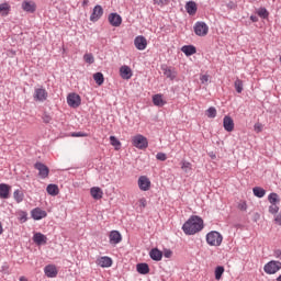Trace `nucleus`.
<instances>
[{"label": "nucleus", "instance_id": "obj_1", "mask_svg": "<svg viewBox=\"0 0 281 281\" xmlns=\"http://www.w3.org/2000/svg\"><path fill=\"white\" fill-rule=\"evenodd\" d=\"M203 229V218L198 215L191 216L183 225L182 232L187 234V236H194V234H199Z\"/></svg>", "mask_w": 281, "mask_h": 281}, {"label": "nucleus", "instance_id": "obj_2", "mask_svg": "<svg viewBox=\"0 0 281 281\" xmlns=\"http://www.w3.org/2000/svg\"><path fill=\"white\" fill-rule=\"evenodd\" d=\"M206 243L211 247H221V245L223 243V235H221V233H218L216 231L210 232L206 235Z\"/></svg>", "mask_w": 281, "mask_h": 281}, {"label": "nucleus", "instance_id": "obj_3", "mask_svg": "<svg viewBox=\"0 0 281 281\" xmlns=\"http://www.w3.org/2000/svg\"><path fill=\"white\" fill-rule=\"evenodd\" d=\"M133 146L135 148H139V150H144V148H148V139L144 135H136L132 139Z\"/></svg>", "mask_w": 281, "mask_h": 281}, {"label": "nucleus", "instance_id": "obj_4", "mask_svg": "<svg viewBox=\"0 0 281 281\" xmlns=\"http://www.w3.org/2000/svg\"><path fill=\"white\" fill-rule=\"evenodd\" d=\"M280 269H281V262L276 260L269 261L263 267L265 272L268 273L269 276H273V273H278Z\"/></svg>", "mask_w": 281, "mask_h": 281}, {"label": "nucleus", "instance_id": "obj_5", "mask_svg": "<svg viewBox=\"0 0 281 281\" xmlns=\"http://www.w3.org/2000/svg\"><path fill=\"white\" fill-rule=\"evenodd\" d=\"M194 32L196 36H207V32H210V27L205 22H196L194 25Z\"/></svg>", "mask_w": 281, "mask_h": 281}, {"label": "nucleus", "instance_id": "obj_6", "mask_svg": "<svg viewBox=\"0 0 281 281\" xmlns=\"http://www.w3.org/2000/svg\"><path fill=\"white\" fill-rule=\"evenodd\" d=\"M68 106H71V109H78L80 106L82 99H80V94L77 93H70L67 97Z\"/></svg>", "mask_w": 281, "mask_h": 281}, {"label": "nucleus", "instance_id": "obj_7", "mask_svg": "<svg viewBox=\"0 0 281 281\" xmlns=\"http://www.w3.org/2000/svg\"><path fill=\"white\" fill-rule=\"evenodd\" d=\"M102 14H104V9L102 8V5L97 4L92 10L90 21H92V23L100 21V19H102Z\"/></svg>", "mask_w": 281, "mask_h": 281}, {"label": "nucleus", "instance_id": "obj_8", "mask_svg": "<svg viewBox=\"0 0 281 281\" xmlns=\"http://www.w3.org/2000/svg\"><path fill=\"white\" fill-rule=\"evenodd\" d=\"M34 168L38 170V177H41V179H47V177H49V168L45 164L36 162Z\"/></svg>", "mask_w": 281, "mask_h": 281}, {"label": "nucleus", "instance_id": "obj_9", "mask_svg": "<svg viewBox=\"0 0 281 281\" xmlns=\"http://www.w3.org/2000/svg\"><path fill=\"white\" fill-rule=\"evenodd\" d=\"M134 45H135L136 49H138L139 52H144V49H146V47H148V41L146 40V37L144 35H138L134 40Z\"/></svg>", "mask_w": 281, "mask_h": 281}, {"label": "nucleus", "instance_id": "obj_10", "mask_svg": "<svg viewBox=\"0 0 281 281\" xmlns=\"http://www.w3.org/2000/svg\"><path fill=\"white\" fill-rule=\"evenodd\" d=\"M108 21L112 27H120V25H122V15L117 13H110Z\"/></svg>", "mask_w": 281, "mask_h": 281}, {"label": "nucleus", "instance_id": "obj_11", "mask_svg": "<svg viewBox=\"0 0 281 281\" xmlns=\"http://www.w3.org/2000/svg\"><path fill=\"white\" fill-rule=\"evenodd\" d=\"M138 188L143 192H148V190H150V179L146 176H140L138 178Z\"/></svg>", "mask_w": 281, "mask_h": 281}, {"label": "nucleus", "instance_id": "obj_12", "mask_svg": "<svg viewBox=\"0 0 281 281\" xmlns=\"http://www.w3.org/2000/svg\"><path fill=\"white\" fill-rule=\"evenodd\" d=\"M109 238L110 245H113L115 247V245H120V241L122 240V234H120L119 231H111Z\"/></svg>", "mask_w": 281, "mask_h": 281}, {"label": "nucleus", "instance_id": "obj_13", "mask_svg": "<svg viewBox=\"0 0 281 281\" xmlns=\"http://www.w3.org/2000/svg\"><path fill=\"white\" fill-rule=\"evenodd\" d=\"M22 10H24V12H29L30 14H34V12H36V3L34 1H23L22 2Z\"/></svg>", "mask_w": 281, "mask_h": 281}, {"label": "nucleus", "instance_id": "obj_14", "mask_svg": "<svg viewBox=\"0 0 281 281\" xmlns=\"http://www.w3.org/2000/svg\"><path fill=\"white\" fill-rule=\"evenodd\" d=\"M34 100H37V102H45V100H47V90L43 88L35 89Z\"/></svg>", "mask_w": 281, "mask_h": 281}, {"label": "nucleus", "instance_id": "obj_15", "mask_svg": "<svg viewBox=\"0 0 281 281\" xmlns=\"http://www.w3.org/2000/svg\"><path fill=\"white\" fill-rule=\"evenodd\" d=\"M31 216L34 218V221H41L47 216V212L43 211L41 207H36L32 210Z\"/></svg>", "mask_w": 281, "mask_h": 281}, {"label": "nucleus", "instance_id": "obj_16", "mask_svg": "<svg viewBox=\"0 0 281 281\" xmlns=\"http://www.w3.org/2000/svg\"><path fill=\"white\" fill-rule=\"evenodd\" d=\"M120 74L123 80H131V78H133V70H131V67L128 66H122L120 68Z\"/></svg>", "mask_w": 281, "mask_h": 281}, {"label": "nucleus", "instance_id": "obj_17", "mask_svg": "<svg viewBox=\"0 0 281 281\" xmlns=\"http://www.w3.org/2000/svg\"><path fill=\"white\" fill-rule=\"evenodd\" d=\"M33 243H35V245H47V236H45L42 233H35L33 236Z\"/></svg>", "mask_w": 281, "mask_h": 281}, {"label": "nucleus", "instance_id": "obj_18", "mask_svg": "<svg viewBox=\"0 0 281 281\" xmlns=\"http://www.w3.org/2000/svg\"><path fill=\"white\" fill-rule=\"evenodd\" d=\"M44 273L47 278H56V276H58V270L56 269V266L48 265L44 268Z\"/></svg>", "mask_w": 281, "mask_h": 281}, {"label": "nucleus", "instance_id": "obj_19", "mask_svg": "<svg viewBox=\"0 0 281 281\" xmlns=\"http://www.w3.org/2000/svg\"><path fill=\"white\" fill-rule=\"evenodd\" d=\"M97 265L99 267H102L103 269L104 268H109V267H112L113 265V259H111L110 257H101L97 260Z\"/></svg>", "mask_w": 281, "mask_h": 281}, {"label": "nucleus", "instance_id": "obj_20", "mask_svg": "<svg viewBox=\"0 0 281 281\" xmlns=\"http://www.w3.org/2000/svg\"><path fill=\"white\" fill-rule=\"evenodd\" d=\"M161 70L164 71V76L169 78V80H175L177 78V71L168 66H161Z\"/></svg>", "mask_w": 281, "mask_h": 281}, {"label": "nucleus", "instance_id": "obj_21", "mask_svg": "<svg viewBox=\"0 0 281 281\" xmlns=\"http://www.w3.org/2000/svg\"><path fill=\"white\" fill-rule=\"evenodd\" d=\"M223 126L227 133H232V131H234V119H232V116H224Z\"/></svg>", "mask_w": 281, "mask_h": 281}, {"label": "nucleus", "instance_id": "obj_22", "mask_svg": "<svg viewBox=\"0 0 281 281\" xmlns=\"http://www.w3.org/2000/svg\"><path fill=\"white\" fill-rule=\"evenodd\" d=\"M90 194H91L92 199H94L95 201H100V199H102L104 192H102V189H100V187H93L90 189Z\"/></svg>", "mask_w": 281, "mask_h": 281}, {"label": "nucleus", "instance_id": "obj_23", "mask_svg": "<svg viewBox=\"0 0 281 281\" xmlns=\"http://www.w3.org/2000/svg\"><path fill=\"white\" fill-rule=\"evenodd\" d=\"M149 257L151 258V260L159 262L161 258H164V252L161 250H158L157 248H153L149 251Z\"/></svg>", "mask_w": 281, "mask_h": 281}, {"label": "nucleus", "instance_id": "obj_24", "mask_svg": "<svg viewBox=\"0 0 281 281\" xmlns=\"http://www.w3.org/2000/svg\"><path fill=\"white\" fill-rule=\"evenodd\" d=\"M10 188L9 184H0V199H10Z\"/></svg>", "mask_w": 281, "mask_h": 281}, {"label": "nucleus", "instance_id": "obj_25", "mask_svg": "<svg viewBox=\"0 0 281 281\" xmlns=\"http://www.w3.org/2000/svg\"><path fill=\"white\" fill-rule=\"evenodd\" d=\"M186 10L188 12V14H190V16H194V14H196V2L194 1H189L186 3Z\"/></svg>", "mask_w": 281, "mask_h": 281}, {"label": "nucleus", "instance_id": "obj_26", "mask_svg": "<svg viewBox=\"0 0 281 281\" xmlns=\"http://www.w3.org/2000/svg\"><path fill=\"white\" fill-rule=\"evenodd\" d=\"M136 271L140 273V276H146L150 273V267H148V263H137Z\"/></svg>", "mask_w": 281, "mask_h": 281}, {"label": "nucleus", "instance_id": "obj_27", "mask_svg": "<svg viewBox=\"0 0 281 281\" xmlns=\"http://www.w3.org/2000/svg\"><path fill=\"white\" fill-rule=\"evenodd\" d=\"M181 52L187 56H194L196 53V47H194V45H184L181 47Z\"/></svg>", "mask_w": 281, "mask_h": 281}, {"label": "nucleus", "instance_id": "obj_28", "mask_svg": "<svg viewBox=\"0 0 281 281\" xmlns=\"http://www.w3.org/2000/svg\"><path fill=\"white\" fill-rule=\"evenodd\" d=\"M153 103L155 106H164L166 101H164V97L161 94H155L153 97Z\"/></svg>", "mask_w": 281, "mask_h": 281}, {"label": "nucleus", "instance_id": "obj_29", "mask_svg": "<svg viewBox=\"0 0 281 281\" xmlns=\"http://www.w3.org/2000/svg\"><path fill=\"white\" fill-rule=\"evenodd\" d=\"M46 192L50 194V196H57L59 189L56 184H48L46 188Z\"/></svg>", "mask_w": 281, "mask_h": 281}, {"label": "nucleus", "instance_id": "obj_30", "mask_svg": "<svg viewBox=\"0 0 281 281\" xmlns=\"http://www.w3.org/2000/svg\"><path fill=\"white\" fill-rule=\"evenodd\" d=\"M93 80L99 87H102V85H104V75L102 72H95Z\"/></svg>", "mask_w": 281, "mask_h": 281}, {"label": "nucleus", "instance_id": "obj_31", "mask_svg": "<svg viewBox=\"0 0 281 281\" xmlns=\"http://www.w3.org/2000/svg\"><path fill=\"white\" fill-rule=\"evenodd\" d=\"M268 201L271 205H278V203H280V195H278V193H270L268 195Z\"/></svg>", "mask_w": 281, "mask_h": 281}, {"label": "nucleus", "instance_id": "obj_32", "mask_svg": "<svg viewBox=\"0 0 281 281\" xmlns=\"http://www.w3.org/2000/svg\"><path fill=\"white\" fill-rule=\"evenodd\" d=\"M254 195L257 196L258 199H262L265 194H267V191L260 187H255L252 189Z\"/></svg>", "mask_w": 281, "mask_h": 281}, {"label": "nucleus", "instance_id": "obj_33", "mask_svg": "<svg viewBox=\"0 0 281 281\" xmlns=\"http://www.w3.org/2000/svg\"><path fill=\"white\" fill-rule=\"evenodd\" d=\"M13 198L16 203H22L23 199H25V195L23 194V191L18 189L13 192Z\"/></svg>", "mask_w": 281, "mask_h": 281}, {"label": "nucleus", "instance_id": "obj_34", "mask_svg": "<svg viewBox=\"0 0 281 281\" xmlns=\"http://www.w3.org/2000/svg\"><path fill=\"white\" fill-rule=\"evenodd\" d=\"M181 170H183V172H186L187 175H189V172H192V164L182 160L181 162Z\"/></svg>", "mask_w": 281, "mask_h": 281}, {"label": "nucleus", "instance_id": "obj_35", "mask_svg": "<svg viewBox=\"0 0 281 281\" xmlns=\"http://www.w3.org/2000/svg\"><path fill=\"white\" fill-rule=\"evenodd\" d=\"M0 13L2 16H8V14H10V4L1 3L0 4Z\"/></svg>", "mask_w": 281, "mask_h": 281}, {"label": "nucleus", "instance_id": "obj_36", "mask_svg": "<svg viewBox=\"0 0 281 281\" xmlns=\"http://www.w3.org/2000/svg\"><path fill=\"white\" fill-rule=\"evenodd\" d=\"M110 144L111 146H114L115 150H120V147L122 146V143H120V139L115 136H110Z\"/></svg>", "mask_w": 281, "mask_h": 281}, {"label": "nucleus", "instance_id": "obj_37", "mask_svg": "<svg viewBox=\"0 0 281 281\" xmlns=\"http://www.w3.org/2000/svg\"><path fill=\"white\" fill-rule=\"evenodd\" d=\"M223 273H225V268L223 266H218L215 269V280H221L223 278Z\"/></svg>", "mask_w": 281, "mask_h": 281}, {"label": "nucleus", "instance_id": "obj_38", "mask_svg": "<svg viewBox=\"0 0 281 281\" xmlns=\"http://www.w3.org/2000/svg\"><path fill=\"white\" fill-rule=\"evenodd\" d=\"M85 63H88V65H93L95 63V58L93 57V54L88 53L83 55Z\"/></svg>", "mask_w": 281, "mask_h": 281}, {"label": "nucleus", "instance_id": "obj_39", "mask_svg": "<svg viewBox=\"0 0 281 281\" xmlns=\"http://www.w3.org/2000/svg\"><path fill=\"white\" fill-rule=\"evenodd\" d=\"M234 87H235L237 93H243V80L236 79L234 82Z\"/></svg>", "mask_w": 281, "mask_h": 281}, {"label": "nucleus", "instance_id": "obj_40", "mask_svg": "<svg viewBox=\"0 0 281 281\" xmlns=\"http://www.w3.org/2000/svg\"><path fill=\"white\" fill-rule=\"evenodd\" d=\"M206 116L210 119L216 117V108L211 106L206 110Z\"/></svg>", "mask_w": 281, "mask_h": 281}, {"label": "nucleus", "instance_id": "obj_41", "mask_svg": "<svg viewBox=\"0 0 281 281\" xmlns=\"http://www.w3.org/2000/svg\"><path fill=\"white\" fill-rule=\"evenodd\" d=\"M258 16H261V19H267L269 16V11L265 8H260L258 10Z\"/></svg>", "mask_w": 281, "mask_h": 281}, {"label": "nucleus", "instance_id": "obj_42", "mask_svg": "<svg viewBox=\"0 0 281 281\" xmlns=\"http://www.w3.org/2000/svg\"><path fill=\"white\" fill-rule=\"evenodd\" d=\"M270 214H278L280 212V206L278 204H271L269 206Z\"/></svg>", "mask_w": 281, "mask_h": 281}, {"label": "nucleus", "instance_id": "obj_43", "mask_svg": "<svg viewBox=\"0 0 281 281\" xmlns=\"http://www.w3.org/2000/svg\"><path fill=\"white\" fill-rule=\"evenodd\" d=\"M169 2H170V0H154V3L156 5H161V7L168 5Z\"/></svg>", "mask_w": 281, "mask_h": 281}, {"label": "nucleus", "instance_id": "obj_44", "mask_svg": "<svg viewBox=\"0 0 281 281\" xmlns=\"http://www.w3.org/2000/svg\"><path fill=\"white\" fill-rule=\"evenodd\" d=\"M156 159H158V161H166V159H168V156H166V154L164 153H158L156 155Z\"/></svg>", "mask_w": 281, "mask_h": 281}, {"label": "nucleus", "instance_id": "obj_45", "mask_svg": "<svg viewBox=\"0 0 281 281\" xmlns=\"http://www.w3.org/2000/svg\"><path fill=\"white\" fill-rule=\"evenodd\" d=\"M254 128H255L256 133H262V124L261 123H256Z\"/></svg>", "mask_w": 281, "mask_h": 281}, {"label": "nucleus", "instance_id": "obj_46", "mask_svg": "<svg viewBox=\"0 0 281 281\" xmlns=\"http://www.w3.org/2000/svg\"><path fill=\"white\" fill-rule=\"evenodd\" d=\"M71 137H87V134L82 132H75L71 134Z\"/></svg>", "mask_w": 281, "mask_h": 281}, {"label": "nucleus", "instance_id": "obj_47", "mask_svg": "<svg viewBox=\"0 0 281 281\" xmlns=\"http://www.w3.org/2000/svg\"><path fill=\"white\" fill-rule=\"evenodd\" d=\"M43 122L45 124H49V122H52V116H49V114H44L43 115Z\"/></svg>", "mask_w": 281, "mask_h": 281}, {"label": "nucleus", "instance_id": "obj_48", "mask_svg": "<svg viewBox=\"0 0 281 281\" xmlns=\"http://www.w3.org/2000/svg\"><path fill=\"white\" fill-rule=\"evenodd\" d=\"M238 210H241V212L247 211V202H241L238 204Z\"/></svg>", "mask_w": 281, "mask_h": 281}, {"label": "nucleus", "instance_id": "obj_49", "mask_svg": "<svg viewBox=\"0 0 281 281\" xmlns=\"http://www.w3.org/2000/svg\"><path fill=\"white\" fill-rule=\"evenodd\" d=\"M202 85H205L209 82L210 80V77L207 75H203L201 78H200Z\"/></svg>", "mask_w": 281, "mask_h": 281}, {"label": "nucleus", "instance_id": "obj_50", "mask_svg": "<svg viewBox=\"0 0 281 281\" xmlns=\"http://www.w3.org/2000/svg\"><path fill=\"white\" fill-rule=\"evenodd\" d=\"M274 223H276V225H281V213L276 215Z\"/></svg>", "mask_w": 281, "mask_h": 281}, {"label": "nucleus", "instance_id": "obj_51", "mask_svg": "<svg viewBox=\"0 0 281 281\" xmlns=\"http://www.w3.org/2000/svg\"><path fill=\"white\" fill-rule=\"evenodd\" d=\"M164 256H165V258H171L172 257V250H170V249L165 250Z\"/></svg>", "mask_w": 281, "mask_h": 281}, {"label": "nucleus", "instance_id": "obj_52", "mask_svg": "<svg viewBox=\"0 0 281 281\" xmlns=\"http://www.w3.org/2000/svg\"><path fill=\"white\" fill-rule=\"evenodd\" d=\"M139 204H140L142 207H146V205H147L146 199H144V198L140 199Z\"/></svg>", "mask_w": 281, "mask_h": 281}, {"label": "nucleus", "instance_id": "obj_53", "mask_svg": "<svg viewBox=\"0 0 281 281\" xmlns=\"http://www.w3.org/2000/svg\"><path fill=\"white\" fill-rule=\"evenodd\" d=\"M250 21H252V23H258V15H250Z\"/></svg>", "mask_w": 281, "mask_h": 281}, {"label": "nucleus", "instance_id": "obj_54", "mask_svg": "<svg viewBox=\"0 0 281 281\" xmlns=\"http://www.w3.org/2000/svg\"><path fill=\"white\" fill-rule=\"evenodd\" d=\"M274 256H276V258H279V260H281V250L280 249L276 250Z\"/></svg>", "mask_w": 281, "mask_h": 281}, {"label": "nucleus", "instance_id": "obj_55", "mask_svg": "<svg viewBox=\"0 0 281 281\" xmlns=\"http://www.w3.org/2000/svg\"><path fill=\"white\" fill-rule=\"evenodd\" d=\"M21 221H23V223H25V221H27V214L23 213V215L21 216Z\"/></svg>", "mask_w": 281, "mask_h": 281}, {"label": "nucleus", "instance_id": "obj_56", "mask_svg": "<svg viewBox=\"0 0 281 281\" xmlns=\"http://www.w3.org/2000/svg\"><path fill=\"white\" fill-rule=\"evenodd\" d=\"M82 5H83V8H86V5H89V0H83Z\"/></svg>", "mask_w": 281, "mask_h": 281}, {"label": "nucleus", "instance_id": "obj_57", "mask_svg": "<svg viewBox=\"0 0 281 281\" xmlns=\"http://www.w3.org/2000/svg\"><path fill=\"white\" fill-rule=\"evenodd\" d=\"M3 234V225H1V222H0V235Z\"/></svg>", "mask_w": 281, "mask_h": 281}, {"label": "nucleus", "instance_id": "obj_58", "mask_svg": "<svg viewBox=\"0 0 281 281\" xmlns=\"http://www.w3.org/2000/svg\"><path fill=\"white\" fill-rule=\"evenodd\" d=\"M20 281H27V278L21 277V278H20Z\"/></svg>", "mask_w": 281, "mask_h": 281}, {"label": "nucleus", "instance_id": "obj_59", "mask_svg": "<svg viewBox=\"0 0 281 281\" xmlns=\"http://www.w3.org/2000/svg\"><path fill=\"white\" fill-rule=\"evenodd\" d=\"M277 281H281V274L277 278Z\"/></svg>", "mask_w": 281, "mask_h": 281}]
</instances>
